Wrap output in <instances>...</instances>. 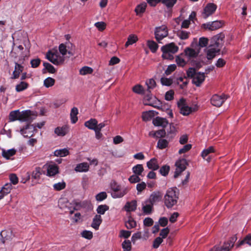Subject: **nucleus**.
Returning <instances> with one entry per match:
<instances>
[{
  "label": "nucleus",
  "instance_id": "obj_45",
  "mask_svg": "<svg viewBox=\"0 0 251 251\" xmlns=\"http://www.w3.org/2000/svg\"><path fill=\"white\" fill-rule=\"evenodd\" d=\"M19 121L21 122L26 121L28 120L29 116V113L27 111H19Z\"/></svg>",
  "mask_w": 251,
  "mask_h": 251
},
{
  "label": "nucleus",
  "instance_id": "obj_4",
  "mask_svg": "<svg viewBox=\"0 0 251 251\" xmlns=\"http://www.w3.org/2000/svg\"><path fill=\"white\" fill-rule=\"evenodd\" d=\"M46 58L50 62L55 65L62 64L65 61V57L56 50H49L46 54Z\"/></svg>",
  "mask_w": 251,
  "mask_h": 251
},
{
  "label": "nucleus",
  "instance_id": "obj_17",
  "mask_svg": "<svg viewBox=\"0 0 251 251\" xmlns=\"http://www.w3.org/2000/svg\"><path fill=\"white\" fill-rule=\"evenodd\" d=\"M183 54L187 59V61H189L195 58L197 56L198 53L193 49L187 48L185 49Z\"/></svg>",
  "mask_w": 251,
  "mask_h": 251
},
{
  "label": "nucleus",
  "instance_id": "obj_16",
  "mask_svg": "<svg viewBox=\"0 0 251 251\" xmlns=\"http://www.w3.org/2000/svg\"><path fill=\"white\" fill-rule=\"evenodd\" d=\"M47 175L52 176L59 173L58 167L54 163H50L47 165Z\"/></svg>",
  "mask_w": 251,
  "mask_h": 251
},
{
  "label": "nucleus",
  "instance_id": "obj_6",
  "mask_svg": "<svg viewBox=\"0 0 251 251\" xmlns=\"http://www.w3.org/2000/svg\"><path fill=\"white\" fill-rule=\"evenodd\" d=\"M143 103L145 105L151 106L158 109L161 108L162 106L160 101L150 93L146 94L144 98Z\"/></svg>",
  "mask_w": 251,
  "mask_h": 251
},
{
  "label": "nucleus",
  "instance_id": "obj_25",
  "mask_svg": "<svg viewBox=\"0 0 251 251\" xmlns=\"http://www.w3.org/2000/svg\"><path fill=\"white\" fill-rule=\"evenodd\" d=\"M23 67L20 64L15 63V70L12 73L11 78L16 79L19 77L20 74L23 72Z\"/></svg>",
  "mask_w": 251,
  "mask_h": 251
},
{
  "label": "nucleus",
  "instance_id": "obj_35",
  "mask_svg": "<svg viewBox=\"0 0 251 251\" xmlns=\"http://www.w3.org/2000/svg\"><path fill=\"white\" fill-rule=\"evenodd\" d=\"M147 3L146 2H143L138 4L135 9V12L137 15H140L142 14L146 9Z\"/></svg>",
  "mask_w": 251,
  "mask_h": 251
},
{
  "label": "nucleus",
  "instance_id": "obj_38",
  "mask_svg": "<svg viewBox=\"0 0 251 251\" xmlns=\"http://www.w3.org/2000/svg\"><path fill=\"white\" fill-rule=\"evenodd\" d=\"M132 171L134 174L140 176L144 171V168L142 164H137L132 167Z\"/></svg>",
  "mask_w": 251,
  "mask_h": 251
},
{
  "label": "nucleus",
  "instance_id": "obj_13",
  "mask_svg": "<svg viewBox=\"0 0 251 251\" xmlns=\"http://www.w3.org/2000/svg\"><path fill=\"white\" fill-rule=\"evenodd\" d=\"M224 22L222 21H215L204 24V27L210 30H215L223 26Z\"/></svg>",
  "mask_w": 251,
  "mask_h": 251
},
{
  "label": "nucleus",
  "instance_id": "obj_34",
  "mask_svg": "<svg viewBox=\"0 0 251 251\" xmlns=\"http://www.w3.org/2000/svg\"><path fill=\"white\" fill-rule=\"evenodd\" d=\"M54 155L57 157H65L69 154V150L64 148L59 150H56L54 151Z\"/></svg>",
  "mask_w": 251,
  "mask_h": 251
},
{
  "label": "nucleus",
  "instance_id": "obj_47",
  "mask_svg": "<svg viewBox=\"0 0 251 251\" xmlns=\"http://www.w3.org/2000/svg\"><path fill=\"white\" fill-rule=\"evenodd\" d=\"M177 83L180 85V87L183 89L188 83V80L186 77H179L177 78Z\"/></svg>",
  "mask_w": 251,
  "mask_h": 251
},
{
  "label": "nucleus",
  "instance_id": "obj_41",
  "mask_svg": "<svg viewBox=\"0 0 251 251\" xmlns=\"http://www.w3.org/2000/svg\"><path fill=\"white\" fill-rule=\"evenodd\" d=\"M169 145L168 141L164 139H159L157 144V147L161 150L166 148Z\"/></svg>",
  "mask_w": 251,
  "mask_h": 251
},
{
  "label": "nucleus",
  "instance_id": "obj_53",
  "mask_svg": "<svg viewBox=\"0 0 251 251\" xmlns=\"http://www.w3.org/2000/svg\"><path fill=\"white\" fill-rule=\"evenodd\" d=\"M146 84L148 87V91H149V93L151 92V90L153 89L156 85V83L155 80L152 79L151 78L146 81Z\"/></svg>",
  "mask_w": 251,
  "mask_h": 251
},
{
  "label": "nucleus",
  "instance_id": "obj_40",
  "mask_svg": "<svg viewBox=\"0 0 251 251\" xmlns=\"http://www.w3.org/2000/svg\"><path fill=\"white\" fill-rule=\"evenodd\" d=\"M19 110H14L10 112L9 115V120L10 122H14L19 120Z\"/></svg>",
  "mask_w": 251,
  "mask_h": 251
},
{
  "label": "nucleus",
  "instance_id": "obj_42",
  "mask_svg": "<svg viewBox=\"0 0 251 251\" xmlns=\"http://www.w3.org/2000/svg\"><path fill=\"white\" fill-rule=\"evenodd\" d=\"M28 84L25 82L21 81L19 84H18L15 87L16 91L17 92H22L27 88Z\"/></svg>",
  "mask_w": 251,
  "mask_h": 251
},
{
  "label": "nucleus",
  "instance_id": "obj_57",
  "mask_svg": "<svg viewBox=\"0 0 251 251\" xmlns=\"http://www.w3.org/2000/svg\"><path fill=\"white\" fill-rule=\"evenodd\" d=\"M43 66H44L45 68L50 73L53 74L56 71L54 67L49 63L44 62L43 63Z\"/></svg>",
  "mask_w": 251,
  "mask_h": 251
},
{
  "label": "nucleus",
  "instance_id": "obj_56",
  "mask_svg": "<svg viewBox=\"0 0 251 251\" xmlns=\"http://www.w3.org/2000/svg\"><path fill=\"white\" fill-rule=\"evenodd\" d=\"M124 251H130L131 248V242L129 240H125L122 243Z\"/></svg>",
  "mask_w": 251,
  "mask_h": 251
},
{
  "label": "nucleus",
  "instance_id": "obj_36",
  "mask_svg": "<svg viewBox=\"0 0 251 251\" xmlns=\"http://www.w3.org/2000/svg\"><path fill=\"white\" fill-rule=\"evenodd\" d=\"M149 135L150 136H151L154 138H159L164 137L166 135V132L164 129H161L155 132H150Z\"/></svg>",
  "mask_w": 251,
  "mask_h": 251
},
{
  "label": "nucleus",
  "instance_id": "obj_52",
  "mask_svg": "<svg viewBox=\"0 0 251 251\" xmlns=\"http://www.w3.org/2000/svg\"><path fill=\"white\" fill-rule=\"evenodd\" d=\"M70 203L67 201L66 199H60L59 201V206L61 209L65 210L66 209L69 208V205Z\"/></svg>",
  "mask_w": 251,
  "mask_h": 251
},
{
  "label": "nucleus",
  "instance_id": "obj_51",
  "mask_svg": "<svg viewBox=\"0 0 251 251\" xmlns=\"http://www.w3.org/2000/svg\"><path fill=\"white\" fill-rule=\"evenodd\" d=\"M55 83V80L52 77H48L46 78L44 81V85L46 88H49L54 85Z\"/></svg>",
  "mask_w": 251,
  "mask_h": 251
},
{
  "label": "nucleus",
  "instance_id": "obj_58",
  "mask_svg": "<svg viewBox=\"0 0 251 251\" xmlns=\"http://www.w3.org/2000/svg\"><path fill=\"white\" fill-rule=\"evenodd\" d=\"M107 194L105 192H101L96 196V199L98 201H101L106 199Z\"/></svg>",
  "mask_w": 251,
  "mask_h": 251
},
{
  "label": "nucleus",
  "instance_id": "obj_64",
  "mask_svg": "<svg viewBox=\"0 0 251 251\" xmlns=\"http://www.w3.org/2000/svg\"><path fill=\"white\" fill-rule=\"evenodd\" d=\"M81 235L82 237L87 239H91L93 237V233L89 230H84L83 231Z\"/></svg>",
  "mask_w": 251,
  "mask_h": 251
},
{
  "label": "nucleus",
  "instance_id": "obj_46",
  "mask_svg": "<svg viewBox=\"0 0 251 251\" xmlns=\"http://www.w3.org/2000/svg\"><path fill=\"white\" fill-rule=\"evenodd\" d=\"M160 82L162 85L169 86L173 83V79L171 77L169 78L162 77L160 79Z\"/></svg>",
  "mask_w": 251,
  "mask_h": 251
},
{
  "label": "nucleus",
  "instance_id": "obj_5",
  "mask_svg": "<svg viewBox=\"0 0 251 251\" xmlns=\"http://www.w3.org/2000/svg\"><path fill=\"white\" fill-rule=\"evenodd\" d=\"M177 105L180 110V113L184 116H187L193 112L195 111L197 108L196 106H189L186 103L185 100L181 99L177 102Z\"/></svg>",
  "mask_w": 251,
  "mask_h": 251
},
{
  "label": "nucleus",
  "instance_id": "obj_19",
  "mask_svg": "<svg viewBox=\"0 0 251 251\" xmlns=\"http://www.w3.org/2000/svg\"><path fill=\"white\" fill-rule=\"evenodd\" d=\"M161 199L162 195L159 192H153L151 194L147 200L151 202L152 204L154 205L161 201Z\"/></svg>",
  "mask_w": 251,
  "mask_h": 251
},
{
  "label": "nucleus",
  "instance_id": "obj_31",
  "mask_svg": "<svg viewBox=\"0 0 251 251\" xmlns=\"http://www.w3.org/2000/svg\"><path fill=\"white\" fill-rule=\"evenodd\" d=\"M97 124V120L95 119L91 118L85 122L84 126L90 129L95 130H96Z\"/></svg>",
  "mask_w": 251,
  "mask_h": 251
},
{
  "label": "nucleus",
  "instance_id": "obj_33",
  "mask_svg": "<svg viewBox=\"0 0 251 251\" xmlns=\"http://www.w3.org/2000/svg\"><path fill=\"white\" fill-rule=\"evenodd\" d=\"M214 152V148L213 146H210L207 149L203 150L201 152V155L203 159H206L208 162H209L210 159L209 157L206 158V157L209 154Z\"/></svg>",
  "mask_w": 251,
  "mask_h": 251
},
{
  "label": "nucleus",
  "instance_id": "obj_2",
  "mask_svg": "<svg viewBox=\"0 0 251 251\" xmlns=\"http://www.w3.org/2000/svg\"><path fill=\"white\" fill-rule=\"evenodd\" d=\"M178 198L175 189L169 188L164 196V203L167 208H170L176 204Z\"/></svg>",
  "mask_w": 251,
  "mask_h": 251
},
{
  "label": "nucleus",
  "instance_id": "obj_15",
  "mask_svg": "<svg viewBox=\"0 0 251 251\" xmlns=\"http://www.w3.org/2000/svg\"><path fill=\"white\" fill-rule=\"evenodd\" d=\"M205 74L204 73L197 72L192 78L193 83L197 86H200L205 79Z\"/></svg>",
  "mask_w": 251,
  "mask_h": 251
},
{
  "label": "nucleus",
  "instance_id": "obj_1",
  "mask_svg": "<svg viewBox=\"0 0 251 251\" xmlns=\"http://www.w3.org/2000/svg\"><path fill=\"white\" fill-rule=\"evenodd\" d=\"M109 188L111 197L114 199L121 198L128 192V188L126 187H122L115 180H112L109 183Z\"/></svg>",
  "mask_w": 251,
  "mask_h": 251
},
{
  "label": "nucleus",
  "instance_id": "obj_28",
  "mask_svg": "<svg viewBox=\"0 0 251 251\" xmlns=\"http://www.w3.org/2000/svg\"><path fill=\"white\" fill-rule=\"evenodd\" d=\"M102 222V219L100 215H96L94 216L91 226L94 229L97 230L99 229L100 225Z\"/></svg>",
  "mask_w": 251,
  "mask_h": 251
},
{
  "label": "nucleus",
  "instance_id": "obj_60",
  "mask_svg": "<svg viewBox=\"0 0 251 251\" xmlns=\"http://www.w3.org/2000/svg\"><path fill=\"white\" fill-rule=\"evenodd\" d=\"M66 184L64 181L59 182L53 185V187L54 190L60 191L65 188Z\"/></svg>",
  "mask_w": 251,
  "mask_h": 251
},
{
  "label": "nucleus",
  "instance_id": "obj_62",
  "mask_svg": "<svg viewBox=\"0 0 251 251\" xmlns=\"http://www.w3.org/2000/svg\"><path fill=\"white\" fill-rule=\"evenodd\" d=\"M58 52L63 55V57H65V55L67 54L68 50L66 49V46L63 44H61L59 46V51Z\"/></svg>",
  "mask_w": 251,
  "mask_h": 251
},
{
  "label": "nucleus",
  "instance_id": "obj_14",
  "mask_svg": "<svg viewBox=\"0 0 251 251\" xmlns=\"http://www.w3.org/2000/svg\"><path fill=\"white\" fill-rule=\"evenodd\" d=\"M224 38L225 35L223 33H219L214 36L212 38V41L214 42V44L211 45L220 49L223 44Z\"/></svg>",
  "mask_w": 251,
  "mask_h": 251
},
{
  "label": "nucleus",
  "instance_id": "obj_18",
  "mask_svg": "<svg viewBox=\"0 0 251 251\" xmlns=\"http://www.w3.org/2000/svg\"><path fill=\"white\" fill-rule=\"evenodd\" d=\"M152 123L154 126L165 127L169 124V122L166 118L157 117L152 121Z\"/></svg>",
  "mask_w": 251,
  "mask_h": 251
},
{
  "label": "nucleus",
  "instance_id": "obj_3",
  "mask_svg": "<svg viewBox=\"0 0 251 251\" xmlns=\"http://www.w3.org/2000/svg\"><path fill=\"white\" fill-rule=\"evenodd\" d=\"M178 50V47L174 43H171L163 46L161 48L162 57L164 59L172 60L174 58L173 54Z\"/></svg>",
  "mask_w": 251,
  "mask_h": 251
},
{
  "label": "nucleus",
  "instance_id": "obj_27",
  "mask_svg": "<svg viewBox=\"0 0 251 251\" xmlns=\"http://www.w3.org/2000/svg\"><path fill=\"white\" fill-rule=\"evenodd\" d=\"M137 208V201H132L130 202H127L124 206L125 210L127 212L134 211Z\"/></svg>",
  "mask_w": 251,
  "mask_h": 251
},
{
  "label": "nucleus",
  "instance_id": "obj_50",
  "mask_svg": "<svg viewBox=\"0 0 251 251\" xmlns=\"http://www.w3.org/2000/svg\"><path fill=\"white\" fill-rule=\"evenodd\" d=\"M12 188L11 183L5 184L1 188L0 191L4 195H6L10 193Z\"/></svg>",
  "mask_w": 251,
  "mask_h": 251
},
{
  "label": "nucleus",
  "instance_id": "obj_30",
  "mask_svg": "<svg viewBox=\"0 0 251 251\" xmlns=\"http://www.w3.org/2000/svg\"><path fill=\"white\" fill-rule=\"evenodd\" d=\"M78 110L77 107H74L72 108L70 112V119L71 123L74 124L76 123L78 120L77 115Z\"/></svg>",
  "mask_w": 251,
  "mask_h": 251
},
{
  "label": "nucleus",
  "instance_id": "obj_44",
  "mask_svg": "<svg viewBox=\"0 0 251 251\" xmlns=\"http://www.w3.org/2000/svg\"><path fill=\"white\" fill-rule=\"evenodd\" d=\"M93 72V69L88 66H84L81 68L79 70V74L81 75H86L88 74H91Z\"/></svg>",
  "mask_w": 251,
  "mask_h": 251
},
{
  "label": "nucleus",
  "instance_id": "obj_10",
  "mask_svg": "<svg viewBox=\"0 0 251 251\" xmlns=\"http://www.w3.org/2000/svg\"><path fill=\"white\" fill-rule=\"evenodd\" d=\"M227 99V97L224 94L221 95L215 94L211 98V103L213 106L220 107Z\"/></svg>",
  "mask_w": 251,
  "mask_h": 251
},
{
  "label": "nucleus",
  "instance_id": "obj_43",
  "mask_svg": "<svg viewBox=\"0 0 251 251\" xmlns=\"http://www.w3.org/2000/svg\"><path fill=\"white\" fill-rule=\"evenodd\" d=\"M183 55V54L181 53L180 55L177 56L176 58V61L177 64L181 67L184 66L187 62H188L187 60H186L185 59L182 58V56Z\"/></svg>",
  "mask_w": 251,
  "mask_h": 251
},
{
  "label": "nucleus",
  "instance_id": "obj_32",
  "mask_svg": "<svg viewBox=\"0 0 251 251\" xmlns=\"http://www.w3.org/2000/svg\"><path fill=\"white\" fill-rule=\"evenodd\" d=\"M154 116L155 111L149 110L143 112L142 117L143 121H149L151 120Z\"/></svg>",
  "mask_w": 251,
  "mask_h": 251
},
{
  "label": "nucleus",
  "instance_id": "obj_54",
  "mask_svg": "<svg viewBox=\"0 0 251 251\" xmlns=\"http://www.w3.org/2000/svg\"><path fill=\"white\" fill-rule=\"evenodd\" d=\"M109 209V207L105 205H100L98 206L97 209V212L98 214L103 215L105 212Z\"/></svg>",
  "mask_w": 251,
  "mask_h": 251
},
{
  "label": "nucleus",
  "instance_id": "obj_7",
  "mask_svg": "<svg viewBox=\"0 0 251 251\" xmlns=\"http://www.w3.org/2000/svg\"><path fill=\"white\" fill-rule=\"evenodd\" d=\"M187 165L188 163L185 159L182 158L177 160L175 163L176 169L175 172L174 177H177L180 174L186 169Z\"/></svg>",
  "mask_w": 251,
  "mask_h": 251
},
{
  "label": "nucleus",
  "instance_id": "obj_21",
  "mask_svg": "<svg viewBox=\"0 0 251 251\" xmlns=\"http://www.w3.org/2000/svg\"><path fill=\"white\" fill-rule=\"evenodd\" d=\"M69 131V126L68 125H64L62 126H58L54 129V133L58 136H64Z\"/></svg>",
  "mask_w": 251,
  "mask_h": 251
},
{
  "label": "nucleus",
  "instance_id": "obj_49",
  "mask_svg": "<svg viewBox=\"0 0 251 251\" xmlns=\"http://www.w3.org/2000/svg\"><path fill=\"white\" fill-rule=\"evenodd\" d=\"M126 226L128 229H131L136 226V222L133 218L130 217L125 223Z\"/></svg>",
  "mask_w": 251,
  "mask_h": 251
},
{
  "label": "nucleus",
  "instance_id": "obj_26",
  "mask_svg": "<svg viewBox=\"0 0 251 251\" xmlns=\"http://www.w3.org/2000/svg\"><path fill=\"white\" fill-rule=\"evenodd\" d=\"M147 166L149 169H151L153 171L157 170L159 168L158 161L155 158H152L150 161L147 162Z\"/></svg>",
  "mask_w": 251,
  "mask_h": 251
},
{
  "label": "nucleus",
  "instance_id": "obj_11",
  "mask_svg": "<svg viewBox=\"0 0 251 251\" xmlns=\"http://www.w3.org/2000/svg\"><path fill=\"white\" fill-rule=\"evenodd\" d=\"M235 240V238L233 237L229 241L225 243L222 248L215 246L210 251H229L230 249L233 246Z\"/></svg>",
  "mask_w": 251,
  "mask_h": 251
},
{
  "label": "nucleus",
  "instance_id": "obj_24",
  "mask_svg": "<svg viewBox=\"0 0 251 251\" xmlns=\"http://www.w3.org/2000/svg\"><path fill=\"white\" fill-rule=\"evenodd\" d=\"M89 170V164L87 162H83L76 165L75 171L76 172H87Z\"/></svg>",
  "mask_w": 251,
  "mask_h": 251
},
{
  "label": "nucleus",
  "instance_id": "obj_59",
  "mask_svg": "<svg viewBox=\"0 0 251 251\" xmlns=\"http://www.w3.org/2000/svg\"><path fill=\"white\" fill-rule=\"evenodd\" d=\"M170 171V167L168 165L163 166L159 170L160 174L163 176H166Z\"/></svg>",
  "mask_w": 251,
  "mask_h": 251
},
{
  "label": "nucleus",
  "instance_id": "obj_55",
  "mask_svg": "<svg viewBox=\"0 0 251 251\" xmlns=\"http://www.w3.org/2000/svg\"><path fill=\"white\" fill-rule=\"evenodd\" d=\"M177 34L179 38L182 40H186L189 36V32L184 30L178 31Z\"/></svg>",
  "mask_w": 251,
  "mask_h": 251
},
{
  "label": "nucleus",
  "instance_id": "obj_23",
  "mask_svg": "<svg viewBox=\"0 0 251 251\" xmlns=\"http://www.w3.org/2000/svg\"><path fill=\"white\" fill-rule=\"evenodd\" d=\"M220 49L211 45L206 51L207 58L209 60L213 58L217 53L220 51Z\"/></svg>",
  "mask_w": 251,
  "mask_h": 251
},
{
  "label": "nucleus",
  "instance_id": "obj_39",
  "mask_svg": "<svg viewBox=\"0 0 251 251\" xmlns=\"http://www.w3.org/2000/svg\"><path fill=\"white\" fill-rule=\"evenodd\" d=\"M177 0H161L162 3L168 9H171L176 3Z\"/></svg>",
  "mask_w": 251,
  "mask_h": 251
},
{
  "label": "nucleus",
  "instance_id": "obj_29",
  "mask_svg": "<svg viewBox=\"0 0 251 251\" xmlns=\"http://www.w3.org/2000/svg\"><path fill=\"white\" fill-rule=\"evenodd\" d=\"M1 150L2 156L6 159H10V157L15 155L16 152V150L15 149H11L7 150L2 149Z\"/></svg>",
  "mask_w": 251,
  "mask_h": 251
},
{
  "label": "nucleus",
  "instance_id": "obj_9",
  "mask_svg": "<svg viewBox=\"0 0 251 251\" xmlns=\"http://www.w3.org/2000/svg\"><path fill=\"white\" fill-rule=\"evenodd\" d=\"M44 125L45 122H44L35 124L34 125H27L25 126V127H24L21 129L20 133L24 137H28V135L27 134L28 130H31L32 131L33 130H35L36 127L41 128Z\"/></svg>",
  "mask_w": 251,
  "mask_h": 251
},
{
  "label": "nucleus",
  "instance_id": "obj_48",
  "mask_svg": "<svg viewBox=\"0 0 251 251\" xmlns=\"http://www.w3.org/2000/svg\"><path fill=\"white\" fill-rule=\"evenodd\" d=\"M147 45L152 52H155L158 46L157 44L153 41L149 40L147 42Z\"/></svg>",
  "mask_w": 251,
  "mask_h": 251
},
{
  "label": "nucleus",
  "instance_id": "obj_12",
  "mask_svg": "<svg viewBox=\"0 0 251 251\" xmlns=\"http://www.w3.org/2000/svg\"><path fill=\"white\" fill-rule=\"evenodd\" d=\"M217 9V5L213 3H209L203 9L202 13L203 17L205 18H207L208 16L211 15L214 13Z\"/></svg>",
  "mask_w": 251,
  "mask_h": 251
},
{
  "label": "nucleus",
  "instance_id": "obj_20",
  "mask_svg": "<svg viewBox=\"0 0 251 251\" xmlns=\"http://www.w3.org/2000/svg\"><path fill=\"white\" fill-rule=\"evenodd\" d=\"M142 211L145 215H150L151 214L153 205L147 200L142 202Z\"/></svg>",
  "mask_w": 251,
  "mask_h": 251
},
{
  "label": "nucleus",
  "instance_id": "obj_8",
  "mask_svg": "<svg viewBox=\"0 0 251 251\" xmlns=\"http://www.w3.org/2000/svg\"><path fill=\"white\" fill-rule=\"evenodd\" d=\"M155 37L156 40L159 42L160 40L166 37L168 34L167 27L165 25L156 27L154 30Z\"/></svg>",
  "mask_w": 251,
  "mask_h": 251
},
{
  "label": "nucleus",
  "instance_id": "obj_37",
  "mask_svg": "<svg viewBox=\"0 0 251 251\" xmlns=\"http://www.w3.org/2000/svg\"><path fill=\"white\" fill-rule=\"evenodd\" d=\"M138 41V37L135 34H130L127 38V40L125 44V47L127 48L128 46L135 43Z\"/></svg>",
  "mask_w": 251,
  "mask_h": 251
},
{
  "label": "nucleus",
  "instance_id": "obj_63",
  "mask_svg": "<svg viewBox=\"0 0 251 251\" xmlns=\"http://www.w3.org/2000/svg\"><path fill=\"white\" fill-rule=\"evenodd\" d=\"M133 91L138 94H142L144 92V88L140 85H136L132 88Z\"/></svg>",
  "mask_w": 251,
  "mask_h": 251
},
{
  "label": "nucleus",
  "instance_id": "obj_22",
  "mask_svg": "<svg viewBox=\"0 0 251 251\" xmlns=\"http://www.w3.org/2000/svg\"><path fill=\"white\" fill-rule=\"evenodd\" d=\"M43 171L39 167H36L32 171L31 176V178L36 181V183H39L41 178V176L42 175Z\"/></svg>",
  "mask_w": 251,
  "mask_h": 251
},
{
  "label": "nucleus",
  "instance_id": "obj_61",
  "mask_svg": "<svg viewBox=\"0 0 251 251\" xmlns=\"http://www.w3.org/2000/svg\"><path fill=\"white\" fill-rule=\"evenodd\" d=\"M128 180L131 183H135L140 181L141 178L139 176L134 174L128 178Z\"/></svg>",
  "mask_w": 251,
  "mask_h": 251
}]
</instances>
